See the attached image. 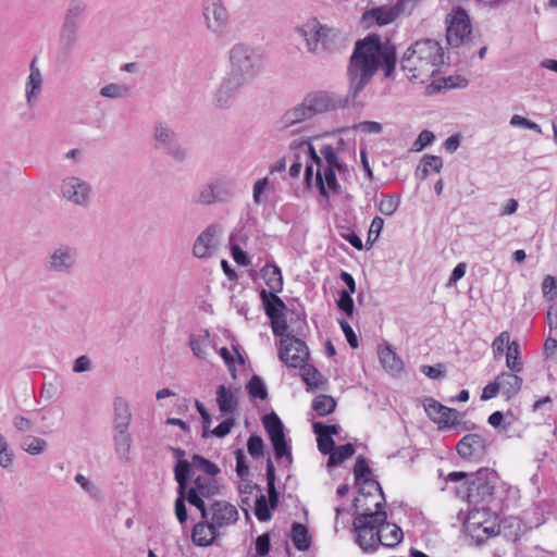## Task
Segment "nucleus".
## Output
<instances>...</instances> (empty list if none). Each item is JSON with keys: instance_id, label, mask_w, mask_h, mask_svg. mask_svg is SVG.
<instances>
[{"instance_id": "1", "label": "nucleus", "mask_w": 557, "mask_h": 557, "mask_svg": "<svg viewBox=\"0 0 557 557\" xmlns=\"http://www.w3.org/2000/svg\"><path fill=\"white\" fill-rule=\"evenodd\" d=\"M396 48L389 41L382 42L377 34H369L355 44L352 54L347 66L349 81L348 95L343 97L325 90L308 94L304 99L308 103L313 116L317 114L345 108L349 103L358 104L357 98L371 82L379 67L382 66L386 77H391L396 67Z\"/></svg>"}, {"instance_id": "2", "label": "nucleus", "mask_w": 557, "mask_h": 557, "mask_svg": "<svg viewBox=\"0 0 557 557\" xmlns=\"http://www.w3.org/2000/svg\"><path fill=\"white\" fill-rule=\"evenodd\" d=\"M444 63V50L433 39H422L412 44L400 61L401 70L411 82L425 83L435 76Z\"/></svg>"}, {"instance_id": "3", "label": "nucleus", "mask_w": 557, "mask_h": 557, "mask_svg": "<svg viewBox=\"0 0 557 557\" xmlns=\"http://www.w3.org/2000/svg\"><path fill=\"white\" fill-rule=\"evenodd\" d=\"M446 481L459 483L456 494L475 508L491 506L494 500V491L498 482V474L490 468H481L475 472L454 471Z\"/></svg>"}, {"instance_id": "4", "label": "nucleus", "mask_w": 557, "mask_h": 557, "mask_svg": "<svg viewBox=\"0 0 557 557\" xmlns=\"http://www.w3.org/2000/svg\"><path fill=\"white\" fill-rule=\"evenodd\" d=\"M290 149L295 151V157L300 158L302 153L306 157L305 183L311 185L313 173H315V185L320 194L329 198L331 194L338 195L341 186L337 182L335 169L324 166L322 158L317 153L315 149L308 140H293Z\"/></svg>"}, {"instance_id": "5", "label": "nucleus", "mask_w": 557, "mask_h": 557, "mask_svg": "<svg viewBox=\"0 0 557 557\" xmlns=\"http://www.w3.org/2000/svg\"><path fill=\"white\" fill-rule=\"evenodd\" d=\"M385 504V495L382 494V499L374 503V510L370 507H361L357 511L352 521V532L355 543L362 549L363 553H374L381 542L380 531L383 522L387 519L386 511L383 510Z\"/></svg>"}, {"instance_id": "6", "label": "nucleus", "mask_w": 557, "mask_h": 557, "mask_svg": "<svg viewBox=\"0 0 557 557\" xmlns=\"http://www.w3.org/2000/svg\"><path fill=\"white\" fill-rule=\"evenodd\" d=\"M278 358L286 366L300 369V376L307 384V391L318 389L325 382L320 371L307 363L309 349L302 339L288 336L280 341Z\"/></svg>"}, {"instance_id": "7", "label": "nucleus", "mask_w": 557, "mask_h": 557, "mask_svg": "<svg viewBox=\"0 0 557 557\" xmlns=\"http://www.w3.org/2000/svg\"><path fill=\"white\" fill-rule=\"evenodd\" d=\"M263 69V55L259 49L246 42H237L228 51V74L245 84L253 82Z\"/></svg>"}, {"instance_id": "8", "label": "nucleus", "mask_w": 557, "mask_h": 557, "mask_svg": "<svg viewBox=\"0 0 557 557\" xmlns=\"http://www.w3.org/2000/svg\"><path fill=\"white\" fill-rule=\"evenodd\" d=\"M491 506L473 508L465 521L466 533L478 544L482 545L490 537L500 533L506 528L507 521L497 522V517L492 515Z\"/></svg>"}, {"instance_id": "9", "label": "nucleus", "mask_w": 557, "mask_h": 557, "mask_svg": "<svg viewBox=\"0 0 557 557\" xmlns=\"http://www.w3.org/2000/svg\"><path fill=\"white\" fill-rule=\"evenodd\" d=\"M78 265V249L67 243L51 246L44 259V269L50 274L71 275Z\"/></svg>"}, {"instance_id": "10", "label": "nucleus", "mask_w": 557, "mask_h": 557, "mask_svg": "<svg viewBox=\"0 0 557 557\" xmlns=\"http://www.w3.org/2000/svg\"><path fill=\"white\" fill-rule=\"evenodd\" d=\"M153 147L177 163L186 161L188 152L180 141L177 133L165 122L153 125Z\"/></svg>"}, {"instance_id": "11", "label": "nucleus", "mask_w": 557, "mask_h": 557, "mask_svg": "<svg viewBox=\"0 0 557 557\" xmlns=\"http://www.w3.org/2000/svg\"><path fill=\"white\" fill-rule=\"evenodd\" d=\"M201 14L206 29L215 37L227 34L232 18L224 0H202Z\"/></svg>"}, {"instance_id": "12", "label": "nucleus", "mask_w": 557, "mask_h": 557, "mask_svg": "<svg viewBox=\"0 0 557 557\" xmlns=\"http://www.w3.org/2000/svg\"><path fill=\"white\" fill-rule=\"evenodd\" d=\"M185 492L188 495L189 505L199 509L201 518H208L205 499L220 494V484L216 479L197 475L187 479Z\"/></svg>"}, {"instance_id": "13", "label": "nucleus", "mask_w": 557, "mask_h": 557, "mask_svg": "<svg viewBox=\"0 0 557 557\" xmlns=\"http://www.w3.org/2000/svg\"><path fill=\"white\" fill-rule=\"evenodd\" d=\"M60 193L72 205L87 208L90 203L92 187L89 182L72 175L62 180Z\"/></svg>"}, {"instance_id": "14", "label": "nucleus", "mask_w": 557, "mask_h": 557, "mask_svg": "<svg viewBox=\"0 0 557 557\" xmlns=\"http://www.w3.org/2000/svg\"><path fill=\"white\" fill-rule=\"evenodd\" d=\"M370 473L371 469L366 457L359 456L354 466L356 484L359 485V496L354 499V507L356 510L363 507L364 500L371 495L372 490L379 492L381 499L382 494H384L377 481L367 478Z\"/></svg>"}, {"instance_id": "15", "label": "nucleus", "mask_w": 557, "mask_h": 557, "mask_svg": "<svg viewBox=\"0 0 557 557\" xmlns=\"http://www.w3.org/2000/svg\"><path fill=\"white\" fill-rule=\"evenodd\" d=\"M448 24L446 38L450 46L459 47L463 40L471 34V22L467 11L458 7L447 15Z\"/></svg>"}, {"instance_id": "16", "label": "nucleus", "mask_w": 557, "mask_h": 557, "mask_svg": "<svg viewBox=\"0 0 557 557\" xmlns=\"http://www.w3.org/2000/svg\"><path fill=\"white\" fill-rule=\"evenodd\" d=\"M247 84L226 73L212 95V103L219 110L230 109L239 91Z\"/></svg>"}, {"instance_id": "17", "label": "nucleus", "mask_w": 557, "mask_h": 557, "mask_svg": "<svg viewBox=\"0 0 557 557\" xmlns=\"http://www.w3.org/2000/svg\"><path fill=\"white\" fill-rule=\"evenodd\" d=\"M207 512L212 528H216L219 531L235 524L239 519L237 508L226 500H214L207 507Z\"/></svg>"}, {"instance_id": "18", "label": "nucleus", "mask_w": 557, "mask_h": 557, "mask_svg": "<svg viewBox=\"0 0 557 557\" xmlns=\"http://www.w3.org/2000/svg\"><path fill=\"white\" fill-rule=\"evenodd\" d=\"M487 445V440L482 434L470 433L458 442L456 449L462 459L479 461L486 455Z\"/></svg>"}, {"instance_id": "19", "label": "nucleus", "mask_w": 557, "mask_h": 557, "mask_svg": "<svg viewBox=\"0 0 557 557\" xmlns=\"http://www.w3.org/2000/svg\"><path fill=\"white\" fill-rule=\"evenodd\" d=\"M423 407L428 417L441 428H451L459 423L460 413L456 409L446 407L432 397L423 400Z\"/></svg>"}, {"instance_id": "20", "label": "nucleus", "mask_w": 557, "mask_h": 557, "mask_svg": "<svg viewBox=\"0 0 557 557\" xmlns=\"http://www.w3.org/2000/svg\"><path fill=\"white\" fill-rule=\"evenodd\" d=\"M313 114L308 103H306V100L302 99L300 103L284 112L278 121V125L281 129L293 128L292 132L297 133L304 128L302 126L298 125L307 122L308 120H311Z\"/></svg>"}, {"instance_id": "21", "label": "nucleus", "mask_w": 557, "mask_h": 557, "mask_svg": "<svg viewBox=\"0 0 557 557\" xmlns=\"http://www.w3.org/2000/svg\"><path fill=\"white\" fill-rule=\"evenodd\" d=\"M398 17L394 5H382L367 10L362 14V23L369 28L374 25L384 26L393 23Z\"/></svg>"}, {"instance_id": "22", "label": "nucleus", "mask_w": 557, "mask_h": 557, "mask_svg": "<svg viewBox=\"0 0 557 557\" xmlns=\"http://www.w3.org/2000/svg\"><path fill=\"white\" fill-rule=\"evenodd\" d=\"M295 323H296V325L292 329L290 333H287L288 325H287L286 317L282 315L280 318H275L274 320H271V327H272L273 334L275 336H280L281 341H282L283 338H286L288 336L296 337V335L304 334V331L307 327V321H306L305 314L297 313Z\"/></svg>"}, {"instance_id": "23", "label": "nucleus", "mask_w": 557, "mask_h": 557, "mask_svg": "<svg viewBox=\"0 0 557 557\" xmlns=\"http://www.w3.org/2000/svg\"><path fill=\"white\" fill-rule=\"evenodd\" d=\"M219 535V530L216 528H212V523L208 518H202L200 522L196 523L191 532L194 544L201 547L212 545L215 537Z\"/></svg>"}, {"instance_id": "24", "label": "nucleus", "mask_w": 557, "mask_h": 557, "mask_svg": "<svg viewBox=\"0 0 557 557\" xmlns=\"http://www.w3.org/2000/svg\"><path fill=\"white\" fill-rule=\"evenodd\" d=\"M216 233L218 226L212 224L199 234L193 247V253L196 258H207L212 253L214 248L213 239Z\"/></svg>"}, {"instance_id": "25", "label": "nucleus", "mask_w": 557, "mask_h": 557, "mask_svg": "<svg viewBox=\"0 0 557 557\" xmlns=\"http://www.w3.org/2000/svg\"><path fill=\"white\" fill-rule=\"evenodd\" d=\"M169 450L176 459L174 466V479L177 483H186L187 479L193 478V459H185L186 451L180 447L169 446Z\"/></svg>"}, {"instance_id": "26", "label": "nucleus", "mask_w": 557, "mask_h": 557, "mask_svg": "<svg viewBox=\"0 0 557 557\" xmlns=\"http://www.w3.org/2000/svg\"><path fill=\"white\" fill-rule=\"evenodd\" d=\"M30 73L25 87V96L28 106L33 107L37 101L39 94L42 88V75L40 70L36 65V58L33 59L30 66Z\"/></svg>"}, {"instance_id": "27", "label": "nucleus", "mask_w": 557, "mask_h": 557, "mask_svg": "<svg viewBox=\"0 0 557 557\" xmlns=\"http://www.w3.org/2000/svg\"><path fill=\"white\" fill-rule=\"evenodd\" d=\"M133 414L129 405L122 396H115L113 399V429H129Z\"/></svg>"}, {"instance_id": "28", "label": "nucleus", "mask_w": 557, "mask_h": 557, "mask_svg": "<svg viewBox=\"0 0 557 557\" xmlns=\"http://www.w3.org/2000/svg\"><path fill=\"white\" fill-rule=\"evenodd\" d=\"M319 21L315 17L308 20L304 25L295 27V32L304 38L308 52L318 53L320 51V44L315 32L318 29Z\"/></svg>"}, {"instance_id": "29", "label": "nucleus", "mask_w": 557, "mask_h": 557, "mask_svg": "<svg viewBox=\"0 0 557 557\" xmlns=\"http://www.w3.org/2000/svg\"><path fill=\"white\" fill-rule=\"evenodd\" d=\"M260 298L262 300L264 312L270 320L285 315L286 305L277 294L268 293L267 289H261Z\"/></svg>"}, {"instance_id": "30", "label": "nucleus", "mask_w": 557, "mask_h": 557, "mask_svg": "<svg viewBox=\"0 0 557 557\" xmlns=\"http://www.w3.org/2000/svg\"><path fill=\"white\" fill-rule=\"evenodd\" d=\"M87 12V3L84 0H70L67 2L62 23L79 28Z\"/></svg>"}, {"instance_id": "31", "label": "nucleus", "mask_w": 557, "mask_h": 557, "mask_svg": "<svg viewBox=\"0 0 557 557\" xmlns=\"http://www.w3.org/2000/svg\"><path fill=\"white\" fill-rule=\"evenodd\" d=\"M112 440L116 455L124 460H129L133 437L129 429H113Z\"/></svg>"}, {"instance_id": "32", "label": "nucleus", "mask_w": 557, "mask_h": 557, "mask_svg": "<svg viewBox=\"0 0 557 557\" xmlns=\"http://www.w3.org/2000/svg\"><path fill=\"white\" fill-rule=\"evenodd\" d=\"M216 404L223 417L233 416L238 408V400L234 393L220 385L216 389Z\"/></svg>"}, {"instance_id": "33", "label": "nucleus", "mask_w": 557, "mask_h": 557, "mask_svg": "<svg viewBox=\"0 0 557 557\" xmlns=\"http://www.w3.org/2000/svg\"><path fill=\"white\" fill-rule=\"evenodd\" d=\"M500 391L507 400L515 397L521 389L522 379L516 373L502 372L496 376Z\"/></svg>"}, {"instance_id": "34", "label": "nucleus", "mask_w": 557, "mask_h": 557, "mask_svg": "<svg viewBox=\"0 0 557 557\" xmlns=\"http://www.w3.org/2000/svg\"><path fill=\"white\" fill-rule=\"evenodd\" d=\"M263 425L273 446H276L277 443L287 441L284 432V424L276 413L272 412L267 414L263 418Z\"/></svg>"}, {"instance_id": "35", "label": "nucleus", "mask_w": 557, "mask_h": 557, "mask_svg": "<svg viewBox=\"0 0 557 557\" xmlns=\"http://www.w3.org/2000/svg\"><path fill=\"white\" fill-rule=\"evenodd\" d=\"M78 39L79 28L63 23L61 24L58 40L60 49L64 54H70L73 51Z\"/></svg>"}, {"instance_id": "36", "label": "nucleus", "mask_w": 557, "mask_h": 557, "mask_svg": "<svg viewBox=\"0 0 557 557\" xmlns=\"http://www.w3.org/2000/svg\"><path fill=\"white\" fill-rule=\"evenodd\" d=\"M261 275L269 287L268 293L278 294L283 289V276L276 264L267 263L261 269Z\"/></svg>"}, {"instance_id": "37", "label": "nucleus", "mask_w": 557, "mask_h": 557, "mask_svg": "<svg viewBox=\"0 0 557 557\" xmlns=\"http://www.w3.org/2000/svg\"><path fill=\"white\" fill-rule=\"evenodd\" d=\"M380 537L382 539L380 546L382 545L386 547H395L403 540V531L395 523L387 522L386 519L385 522H383V527L380 531Z\"/></svg>"}, {"instance_id": "38", "label": "nucleus", "mask_w": 557, "mask_h": 557, "mask_svg": "<svg viewBox=\"0 0 557 557\" xmlns=\"http://www.w3.org/2000/svg\"><path fill=\"white\" fill-rule=\"evenodd\" d=\"M379 358L385 370L392 373H399L403 370V361L389 345L379 349Z\"/></svg>"}, {"instance_id": "39", "label": "nucleus", "mask_w": 557, "mask_h": 557, "mask_svg": "<svg viewBox=\"0 0 557 557\" xmlns=\"http://www.w3.org/2000/svg\"><path fill=\"white\" fill-rule=\"evenodd\" d=\"M20 448L32 456L46 453L48 442L35 435H24L20 441Z\"/></svg>"}, {"instance_id": "40", "label": "nucleus", "mask_w": 557, "mask_h": 557, "mask_svg": "<svg viewBox=\"0 0 557 557\" xmlns=\"http://www.w3.org/2000/svg\"><path fill=\"white\" fill-rule=\"evenodd\" d=\"M292 541L298 550H307L311 545L308 528L299 522H294L292 525Z\"/></svg>"}, {"instance_id": "41", "label": "nucleus", "mask_w": 557, "mask_h": 557, "mask_svg": "<svg viewBox=\"0 0 557 557\" xmlns=\"http://www.w3.org/2000/svg\"><path fill=\"white\" fill-rule=\"evenodd\" d=\"M267 484H268V495L267 498L270 503L271 508H276L280 502V493L275 487V467L271 458L269 457L267 460V471H265Z\"/></svg>"}, {"instance_id": "42", "label": "nucleus", "mask_w": 557, "mask_h": 557, "mask_svg": "<svg viewBox=\"0 0 557 557\" xmlns=\"http://www.w3.org/2000/svg\"><path fill=\"white\" fill-rule=\"evenodd\" d=\"M211 188L216 196L219 202L224 201L233 196V184L228 178L216 177L209 181Z\"/></svg>"}, {"instance_id": "43", "label": "nucleus", "mask_w": 557, "mask_h": 557, "mask_svg": "<svg viewBox=\"0 0 557 557\" xmlns=\"http://www.w3.org/2000/svg\"><path fill=\"white\" fill-rule=\"evenodd\" d=\"M195 471H201L207 478L213 479H215V476L221 472L220 468L215 463L198 454L193 455V474Z\"/></svg>"}, {"instance_id": "44", "label": "nucleus", "mask_w": 557, "mask_h": 557, "mask_svg": "<svg viewBox=\"0 0 557 557\" xmlns=\"http://www.w3.org/2000/svg\"><path fill=\"white\" fill-rule=\"evenodd\" d=\"M186 483H177V497L175 499V516L181 524H184L188 519L186 502H188V495L185 492Z\"/></svg>"}, {"instance_id": "45", "label": "nucleus", "mask_w": 557, "mask_h": 557, "mask_svg": "<svg viewBox=\"0 0 557 557\" xmlns=\"http://www.w3.org/2000/svg\"><path fill=\"white\" fill-rule=\"evenodd\" d=\"M99 94L103 98L122 99L131 96L132 88L125 84L111 83L103 86Z\"/></svg>"}, {"instance_id": "46", "label": "nucleus", "mask_w": 557, "mask_h": 557, "mask_svg": "<svg viewBox=\"0 0 557 557\" xmlns=\"http://www.w3.org/2000/svg\"><path fill=\"white\" fill-rule=\"evenodd\" d=\"M355 454L352 444L347 443L341 446H335L334 450L330 454L327 467H336Z\"/></svg>"}, {"instance_id": "47", "label": "nucleus", "mask_w": 557, "mask_h": 557, "mask_svg": "<svg viewBox=\"0 0 557 557\" xmlns=\"http://www.w3.org/2000/svg\"><path fill=\"white\" fill-rule=\"evenodd\" d=\"M336 403L332 396L321 394L312 400V409L320 417L327 416L335 410Z\"/></svg>"}, {"instance_id": "48", "label": "nucleus", "mask_w": 557, "mask_h": 557, "mask_svg": "<svg viewBox=\"0 0 557 557\" xmlns=\"http://www.w3.org/2000/svg\"><path fill=\"white\" fill-rule=\"evenodd\" d=\"M520 347L519 344L513 341L508 347H507V354H506V363L509 370L513 373H519L523 369V362L520 358Z\"/></svg>"}, {"instance_id": "49", "label": "nucleus", "mask_w": 557, "mask_h": 557, "mask_svg": "<svg viewBox=\"0 0 557 557\" xmlns=\"http://www.w3.org/2000/svg\"><path fill=\"white\" fill-rule=\"evenodd\" d=\"M209 344V331H205L203 335L191 334L189 336V347L193 354L200 359L206 357V348Z\"/></svg>"}, {"instance_id": "50", "label": "nucleus", "mask_w": 557, "mask_h": 557, "mask_svg": "<svg viewBox=\"0 0 557 557\" xmlns=\"http://www.w3.org/2000/svg\"><path fill=\"white\" fill-rule=\"evenodd\" d=\"M315 35H318L320 46L323 49H329L338 37V32L335 28L329 27L319 22Z\"/></svg>"}, {"instance_id": "51", "label": "nucleus", "mask_w": 557, "mask_h": 557, "mask_svg": "<svg viewBox=\"0 0 557 557\" xmlns=\"http://www.w3.org/2000/svg\"><path fill=\"white\" fill-rule=\"evenodd\" d=\"M247 392L252 398L265 399L268 397V389L263 380L258 375H252L246 385Z\"/></svg>"}, {"instance_id": "52", "label": "nucleus", "mask_w": 557, "mask_h": 557, "mask_svg": "<svg viewBox=\"0 0 557 557\" xmlns=\"http://www.w3.org/2000/svg\"><path fill=\"white\" fill-rule=\"evenodd\" d=\"M275 508L270 507V503L268 502L265 495L260 493V495L256 499L255 505V515L259 521L265 522L272 518V510Z\"/></svg>"}, {"instance_id": "53", "label": "nucleus", "mask_w": 557, "mask_h": 557, "mask_svg": "<svg viewBox=\"0 0 557 557\" xmlns=\"http://www.w3.org/2000/svg\"><path fill=\"white\" fill-rule=\"evenodd\" d=\"M320 153L325 161L324 166L336 168L338 171H343L346 166L345 163L338 159L334 148L331 145H324L320 149Z\"/></svg>"}, {"instance_id": "54", "label": "nucleus", "mask_w": 557, "mask_h": 557, "mask_svg": "<svg viewBox=\"0 0 557 557\" xmlns=\"http://www.w3.org/2000/svg\"><path fill=\"white\" fill-rule=\"evenodd\" d=\"M400 203L397 195H387L379 203V211L384 215H393Z\"/></svg>"}, {"instance_id": "55", "label": "nucleus", "mask_w": 557, "mask_h": 557, "mask_svg": "<svg viewBox=\"0 0 557 557\" xmlns=\"http://www.w3.org/2000/svg\"><path fill=\"white\" fill-rule=\"evenodd\" d=\"M384 226V220L380 216H375L370 225L369 232H368V238L366 243V248L370 249L373 244L380 237V234Z\"/></svg>"}, {"instance_id": "56", "label": "nucleus", "mask_w": 557, "mask_h": 557, "mask_svg": "<svg viewBox=\"0 0 557 557\" xmlns=\"http://www.w3.org/2000/svg\"><path fill=\"white\" fill-rule=\"evenodd\" d=\"M196 202L199 205H205V206H210V205L219 202L216 200V196H214V191L211 188L209 182L199 187Z\"/></svg>"}, {"instance_id": "57", "label": "nucleus", "mask_w": 557, "mask_h": 557, "mask_svg": "<svg viewBox=\"0 0 557 557\" xmlns=\"http://www.w3.org/2000/svg\"><path fill=\"white\" fill-rule=\"evenodd\" d=\"M248 453L252 458H260L264 453V443L261 436L257 434L250 435L247 442Z\"/></svg>"}, {"instance_id": "58", "label": "nucleus", "mask_w": 557, "mask_h": 557, "mask_svg": "<svg viewBox=\"0 0 557 557\" xmlns=\"http://www.w3.org/2000/svg\"><path fill=\"white\" fill-rule=\"evenodd\" d=\"M337 307L345 312L347 317H352L354 313V300L351 298V295H349L348 292L345 289L339 292V297L337 300Z\"/></svg>"}, {"instance_id": "59", "label": "nucleus", "mask_w": 557, "mask_h": 557, "mask_svg": "<svg viewBox=\"0 0 557 557\" xmlns=\"http://www.w3.org/2000/svg\"><path fill=\"white\" fill-rule=\"evenodd\" d=\"M435 139L434 134L431 131L424 129L422 131L418 138L413 141L411 150L412 151H421L426 146L431 145Z\"/></svg>"}, {"instance_id": "60", "label": "nucleus", "mask_w": 557, "mask_h": 557, "mask_svg": "<svg viewBox=\"0 0 557 557\" xmlns=\"http://www.w3.org/2000/svg\"><path fill=\"white\" fill-rule=\"evenodd\" d=\"M235 459H236V473L240 479L247 478L249 475V467L247 465V458L242 448L235 450Z\"/></svg>"}, {"instance_id": "61", "label": "nucleus", "mask_w": 557, "mask_h": 557, "mask_svg": "<svg viewBox=\"0 0 557 557\" xmlns=\"http://www.w3.org/2000/svg\"><path fill=\"white\" fill-rule=\"evenodd\" d=\"M421 162L423 163V166H424L422 178H425L429 175V170H428L429 168H431L435 172H440L443 166V161L437 156L425 154L422 158Z\"/></svg>"}, {"instance_id": "62", "label": "nucleus", "mask_w": 557, "mask_h": 557, "mask_svg": "<svg viewBox=\"0 0 557 557\" xmlns=\"http://www.w3.org/2000/svg\"><path fill=\"white\" fill-rule=\"evenodd\" d=\"M318 441V448L323 455H329L335 448L334 440L329 436V434H323L322 432L315 433Z\"/></svg>"}, {"instance_id": "63", "label": "nucleus", "mask_w": 557, "mask_h": 557, "mask_svg": "<svg viewBox=\"0 0 557 557\" xmlns=\"http://www.w3.org/2000/svg\"><path fill=\"white\" fill-rule=\"evenodd\" d=\"M274 455L277 460L285 459L288 465L293 462L292 448L288 441L277 443L273 446Z\"/></svg>"}, {"instance_id": "64", "label": "nucleus", "mask_w": 557, "mask_h": 557, "mask_svg": "<svg viewBox=\"0 0 557 557\" xmlns=\"http://www.w3.org/2000/svg\"><path fill=\"white\" fill-rule=\"evenodd\" d=\"M234 424L235 419L233 417H226L225 420H223L216 428H214L210 432V436H215L219 438L225 437L227 434H230Z\"/></svg>"}]
</instances>
